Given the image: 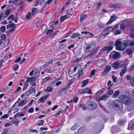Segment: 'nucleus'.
<instances>
[{
  "label": "nucleus",
  "mask_w": 134,
  "mask_h": 134,
  "mask_svg": "<svg viewBox=\"0 0 134 134\" xmlns=\"http://www.w3.org/2000/svg\"><path fill=\"white\" fill-rule=\"evenodd\" d=\"M85 131L83 127H82L80 128L77 131V134H82Z\"/></svg>",
  "instance_id": "nucleus-19"
},
{
  "label": "nucleus",
  "mask_w": 134,
  "mask_h": 134,
  "mask_svg": "<svg viewBox=\"0 0 134 134\" xmlns=\"http://www.w3.org/2000/svg\"><path fill=\"white\" fill-rule=\"evenodd\" d=\"M15 24L14 23L10 24L7 25L6 28L7 29H9L10 28L14 27Z\"/></svg>",
  "instance_id": "nucleus-30"
},
{
  "label": "nucleus",
  "mask_w": 134,
  "mask_h": 134,
  "mask_svg": "<svg viewBox=\"0 0 134 134\" xmlns=\"http://www.w3.org/2000/svg\"><path fill=\"white\" fill-rule=\"evenodd\" d=\"M134 69V64H132L131 66L129 68V70L130 71H132Z\"/></svg>",
  "instance_id": "nucleus-60"
},
{
  "label": "nucleus",
  "mask_w": 134,
  "mask_h": 134,
  "mask_svg": "<svg viewBox=\"0 0 134 134\" xmlns=\"http://www.w3.org/2000/svg\"><path fill=\"white\" fill-rule=\"evenodd\" d=\"M130 27L131 31L132 32H134V24L131 25Z\"/></svg>",
  "instance_id": "nucleus-50"
},
{
  "label": "nucleus",
  "mask_w": 134,
  "mask_h": 134,
  "mask_svg": "<svg viewBox=\"0 0 134 134\" xmlns=\"http://www.w3.org/2000/svg\"><path fill=\"white\" fill-rule=\"evenodd\" d=\"M106 89L105 88H102L100 91H99L97 93H96V94L98 95H100L102 93H103L106 90Z\"/></svg>",
  "instance_id": "nucleus-24"
},
{
  "label": "nucleus",
  "mask_w": 134,
  "mask_h": 134,
  "mask_svg": "<svg viewBox=\"0 0 134 134\" xmlns=\"http://www.w3.org/2000/svg\"><path fill=\"white\" fill-rule=\"evenodd\" d=\"M25 113L26 112L25 111H22L20 114H19V116H24L25 115Z\"/></svg>",
  "instance_id": "nucleus-59"
},
{
  "label": "nucleus",
  "mask_w": 134,
  "mask_h": 134,
  "mask_svg": "<svg viewBox=\"0 0 134 134\" xmlns=\"http://www.w3.org/2000/svg\"><path fill=\"white\" fill-rule=\"evenodd\" d=\"M127 70V68L126 66H125L123 69H122L120 73V76H122L124 74L126 73Z\"/></svg>",
  "instance_id": "nucleus-15"
},
{
  "label": "nucleus",
  "mask_w": 134,
  "mask_h": 134,
  "mask_svg": "<svg viewBox=\"0 0 134 134\" xmlns=\"http://www.w3.org/2000/svg\"><path fill=\"white\" fill-rule=\"evenodd\" d=\"M83 73L82 70H80L79 72L78 77L80 78L83 75Z\"/></svg>",
  "instance_id": "nucleus-40"
},
{
  "label": "nucleus",
  "mask_w": 134,
  "mask_h": 134,
  "mask_svg": "<svg viewBox=\"0 0 134 134\" xmlns=\"http://www.w3.org/2000/svg\"><path fill=\"white\" fill-rule=\"evenodd\" d=\"M78 100V98L77 97H75L74 98L73 100L72 101H73L74 103H77Z\"/></svg>",
  "instance_id": "nucleus-47"
},
{
  "label": "nucleus",
  "mask_w": 134,
  "mask_h": 134,
  "mask_svg": "<svg viewBox=\"0 0 134 134\" xmlns=\"http://www.w3.org/2000/svg\"><path fill=\"white\" fill-rule=\"evenodd\" d=\"M35 80V77H28L27 81L28 82H30V83H33L34 82Z\"/></svg>",
  "instance_id": "nucleus-20"
},
{
  "label": "nucleus",
  "mask_w": 134,
  "mask_h": 134,
  "mask_svg": "<svg viewBox=\"0 0 134 134\" xmlns=\"http://www.w3.org/2000/svg\"><path fill=\"white\" fill-rule=\"evenodd\" d=\"M132 121H131L129 123L128 129L131 130V129L134 130V123L132 125Z\"/></svg>",
  "instance_id": "nucleus-16"
},
{
  "label": "nucleus",
  "mask_w": 134,
  "mask_h": 134,
  "mask_svg": "<svg viewBox=\"0 0 134 134\" xmlns=\"http://www.w3.org/2000/svg\"><path fill=\"white\" fill-rule=\"evenodd\" d=\"M126 52L129 55L132 53V51L131 49H129L126 50Z\"/></svg>",
  "instance_id": "nucleus-52"
},
{
  "label": "nucleus",
  "mask_w": 134,
  "mask_h": 134,
  "mask_svg": "<svg viewBox=\"0 0 134 134\" xmlns=\"http://www.w3.org/2000/svg\"><path fill=\"white\" fill-rule=\"evenodd\" d=\"M120 5L121 4L119 3L116 4H109V6L112 8L115 9L118 8Z\"/></svg>",
  "instance_id": "nucleus-17"
},
{
  "label": "nucleus",
  "mask_w": 134,
  "mask_h": 134,
  "mask_svg": "<svg viewBox=\"0 0 134 134\" xmlns=\"http://www.w3.org/2000/svg\"><path fill=\"white\" fill-rule=\"evenodd\" d=\"M86 93H87L88 94H92V92L91 91V89H90L88 88H86Z\"/></svg>",
  "instance_id": "nucleus-44"
},
{
  "label": "nucleus",
  "mask_w": 134,
  "mask_h": 134,
  "mask_svg": "<svg viewBox=\"0 0 134 134\" xmlns=\"http://www.w3.org/2000/svg\"><path fill=\"white\" fill-rule=\"evenodd\" d=\"M86 45L84 47V51L85 52L88 53L93 50L96 47V42L94 41H92L90 43H86Z\"/></svg>",
  "instance_id": "nucleus-3"
},
{
  "label": "nucleus",
  "mask_w": 134,
  "mask_h": 134,
  "mask_svg": "<svg viewBox=\"0 0 134 134\" xmlns=\"http://www.w3.org/2000/svg\"><path fill=\"white\" fill-rule=\"evenodd\" d=\"M80 35V34H79L77 32H76L73 33L70 37L71 38H73L76 37H79Z\"/></svg>",
  "instance_id": "nucleus-27"
},
{
  "label": "nucleus",
  "mask_w": 134,
  "mask_h": 134,
  "mask_svg": "<svg viewBox=\"0 0 134 134\" xmlns=\"http://www.w3.org/2000/svg\"><path fill=\"white\" fill-rule=\"evenodd\" d=\"M44 122V121L43 120H41L38 122L36 123L35 125L37 126H40L41 125H42L43 124Z\"/></svg>",
  "instance_id": "nucleus-32"
},
{
  "label": "nucleus",
  "mask_w": 134,
  "mask_h": 134,
  "mask_svg": "<svg viewBox=\"0 0 134 134\" xmlns=\"http://www.w3.org/2000/svg\"><path fill=\"white\" fill-rule=\"evenodd\" d=\"M111 69V66H110L108 65L106 66L105 69L103 72V75L104 76L106 75L107 73Z\"/></svg>",
  "instance_id": "nucleus-9"
},
{
  "label": "nucleus",
  "mask_w": 134,
  "mask_h": 134,
  "mask_svg": "<svg viewBox=\"0 0 134 134\" xmlns=\"http://www.w3.org/2000/svg\"><path fill=\"white\" fill-rule=\"evenodd\" d=\"M126 119H121L119 121V124L120 125H123L126 122Z\"/></svg>",
  "instance_id": "nucleus-29"
},
{
  "label": "nucleus",
  "mask_w": 134,
  "mask_h": 134,
  "mask_svg": "<svg viewBox=\"0 0 134 134\" xmlns=\"http://www.w3.org/2000/svg\"><path fill=\"white\" fill-rule=\"evenodd\" d=\"M105 64V61L103 59H100L97 60V62L96 64L97 66L101 67Z\"/></svg>",
  "instance_id": "nucleus-7"
},
{
  "label": "nucleus",
  "mask_w": 134,
  "mask_h": 134,
  "mask_svg": "<svg viewBox=\"0 0 134 134\" xmlns=\"http://www.w3.org/2000/svg\"><path fill=\"white\" fill-rule=\"evenodd\" d=\"M5 14L7 16L10 13V11L9 10H7L5 11Z\"/></svg>",
  "instance_id": "nucleus-61"
},
{
  "label": "nucleus",
  "mask_w": 134,
  "mask_h": 134,
  "mask_svg": "<svg viewBox=\"0 0 134 134\" xmlns=\"http://www.w3.org/2000/svg\"><path fill=\"white\" fill-rule=\"evenodd\" d=\"M91 116H89L86 117L85 118V120L87 121H90L92 118Z\"/></svg>",
  "instance_id": "nucleus-42"
},
{
  "label": "nucleus",
  "mask_w": 134,
  "mask_h": 134,
  "mask_svg": "<svg viewBox=\"0 0 134 134\" xmlns=\"http://www.w3.org/2000/svg\"><path fill=\"white\" fill-rule=\"evenodd\" d=\"M14 16V15H12V14L10 15L9 16L8 18V20H9L10 19H11V20H13Z\"/></svg>",
  "instance_id": "nucleus-55"
},
{
  "label": "nucleus",
  "mask_w": 134,
  "mask_h": 134,
  "mask_svg": "<svg viewBox=\"0 0 134 134\" xmlns=\"http://www.w3.org/2000/svg\"><path fill=\"white\" fill-rule=\"evenodd\" d=\"M44 71L46 72L49 73H52L53 72V71L51 68H46L44 70Z\"/></svg>",
  "instance_id": "nucleus-28"
},
{
  "label": "nucleus",
  "mask_w": 134,
  "mask_h": 134,
  "mask_svg": "<svg viewBox=\"0 0 134 134\" xmlns=\"http://www.w3.org/2000/svg\"><path fill=\"white\" fill-rule=\"evenodd\" d=\"M121 32L120 30L118 29L116 30L114 32V34L115 35H117L120 34Z\"/></svg>",
  "instance_id": "nucleus-45"
},
{
  "label": "nucleus",
  "mask_w": 134,
  "mask_h": 134,
  "mask_svg": "<svg viewBox=\"0 0 134 134\" xmlns=\"http://www.w3.org/2000/svg\"><path fill=\"white\" fill-rule=\"evenodd\" d=\"M67 87H64L62 88V89H60L59 91V92L60 93H62L64 92L65 91L67 90Z\"/></svg>",
  "instance_id": "nucleus-38"
},
{
  "label": "nucleus",
  "mask_w": 134,
  "mask_h": 134,
  "mask_svg": "<svg viewBox=\"0 0 134 134\" xmlns=\"http://www.w3.org/2000/svg\"><path fill=\"white\" fill-rule=\"evenodd\" d=\"M77 67L74 65L71 66L70 68V69L71 70H72L74 72H75L76 70Z\"/></svg>",
  "instance_id": "nucleus-43"
},
{
  "label": "nucleus",
  "mask_w": 134,
  "mask_h": 134,
  "mask_svg": "<svg viewBox=\"0 0 134 134\" xmlns=\"http://www.w3.org/2000/svg\"><path fill=\"white\" fill-rule=\"evenodd\" d=\"M79 107L82 108V109L83 110H85L87 109V106H86L85 104H80L79 105Z\"/></svg>",
  "instance_id": "nucleus-31"
},
{
  "label": "nucleus",
  "mask_w": 134,
  "mask_h": 134,
  "mask_svg": "<svg viewBox=\"0 0 134 134\" xmlns=\"http://www.w3.org/2000/svg\"><path fill=\"white\" fill-rule=\"evenodd\" d=\"M53 60H51V61L47 62H46L43 65V66L44 67H46L48 65H49L50 64L52 63L53 62Z\"/></svg>",
  "instance_id": "nucleus-34"
},
{
  "label": "nucleus",
  "mask_w": 134,
  "mask_h": 134,
  "mask_svg": "<svg viewBox=\"0 0 134 134\" xmlns=\"http://www.w3.org/2000/svg\"><path fill=\"white\" fill-rule=\"evenodd\" d=\"M117 17L116 16H112L110 18L109 21L107 23V24H109L111 23L113 21H114L117 18Z\"/></svg>",
  "instance_id": "nucleus-14"
},
{
  "label": "nucleus",
  "mask_w": 134,
  "mask_h": 134,
  "mask_svg": "<svg viewBox=\"0 0 134 134\" xmlns=\"http://www.w3.org/2000/svg\"><path fill=\"white\" fill-rule=\"evenodd\" d=\"M48 29L47 26L46 24L42 25L41 27V29L42 31L43 32H45Z\"/></svg>",
  "instance_id": "nucleus-18"
},
{
  "label": "nucleus",
  "mask_w": 134,
  "mask_h": 134,
  "mask_svg": "<svg viewBox=\"0 0 134 134\" xmlns=\"http://www.w3.org/2000/svg\"><path fill=\"white\" fill-rule=\"evenodd\" d=\"M110 106L113 108H115L118 110H120L123 107V105L118 100L115 99L110 104Z\"/></svg>",
  "instance_id": "nucleus-4"
},
{
  "label": "nucleus",
  "mask_w": 134,
  "mask_h": 134,
  "mask_svg": "<svg viewBox=\"0 0 134 134\" xmlns=\"http://www.w3.org/2000/svg\"><path fill=\"white\" fill-rule=\"evenodd\" d=\"M0 30L2 32H3L5 30V26H3L1 27Z\"/></svg>",
  "instance_id": "nucleus-51"
},
{
  "label": "nucleus",
  "mask_w": 134,
  "mask_h": 134,
  "mask_svg": "<svg viewBox=\"0 0 134 134\" xmlns=\"http://www.w3.org/2000/svg\"><path fill=\"white\" fill-rule=\"evenodd\" d=\"M111 26H109L108 27L106 28L103 30V32L104 33L107 32L105 33V34L104 35V36H107L112 31L111 30H110V29H111Z\"/></svg>",
  "instance_id": "nucleus-11"
},
{
  "label": "nucleus",
  "mask_w": 134,
  "mask_h": 134,
  "mask_svg": "<svg viewBox=\"0 0 134 134\" xmlns=\"http://www.w3.org/2000/svg\"><path fill=\"white\" fill-rule=\"evenodd\" d=\"M113 47L110 46H105L104 48V51H107V52H109L112 50Z\"/></svg>",
  "instance_id": "nucleus-23"
},
{
  "label": "nucleus",
  "mask_w": 134,
  "mask_h": 134,
  "mask_svg": "<svg viewBox=\"0 0 134 134\" xmlns=\"http://www.w3.org/2000/svg\"><path fill=\"white\" fill-rule=\"evenodd\" d=\"M58 21L57 20H56L54 21L53 23L54 24H53V27H55L58 24Z\"/></svg>",
  "instance_id": "nucleus-62"
},
{
  "label": "nucleus",
  "mask_w": 134,
  "mask_h": 134,
  "mask_svg": "<svg viewBox=\"0 0 134 134\" xmlns=\"http://www.w3.org/2000/svg\"><path fill=\"white\" fill-rule=\"evenodd\" d=\"M121 39L117 40L115 41V45L116 49L119 51L124 50L126 47H134V40H125L124 43H122Z\"/></svg>",
  "instance_id": "nucleus-1"
},
{
  "label": "nucleus",
  "mask_w": 134,
  "mask_h": 134,
  "mask_svg": "<svg viewBox=\"0 0 134 134\" xmlns=\"http://www.w3.org/2000/svg\"><path fill=\"white\" fill-rule=\"evenodd\" d=\"M114 91L112 89H111L108 92V94L109 95H112Z\"/></svg>",
  "instance_id": "nucleus-56"
},
{
  "label": "nucleus",
  "mask_w": 134,
  "mask_h": 134,
  "mask_svg": "<svg viewBox=\"0 0 134 134\" xmlns=\"http://www.w3.org/2000/svg\"><path fill=\"white\" fill-rule=\"evenodd\" d=\"M35 91L36 90L35 89V88L31 87V88L29 90V92H30V94L35 92Z\"/></svg>",
  "instance_id": "nucleus-41"
},
{
  "label": "nucleus",
  "mask_w": 134,
  "mask_h": 134,
  "mask_svg": "<svg viewBox=\"0 0 134 134\" xmlns=\"http://www.w3.org/2000/svg\"><path fill=\"white\" fill-rule=\"evenodd\" d=\"M130 82L131 85L134 87V78H132Z\"/></svg>",
  "instance_id": "nucleus-58"
},
{
  "label": "nucleus",
  "mask_w": 134,
  "mask_h": 134,
  "mask_svg": "<svg viewBox=\"0 0 134 134\" xmlns=\"http://www.w3.org/2000/svg\"><path fill=\"white\" fill-rule=\"evenodd\" d=\"M53 88L51 86H48L44 90L45 92H50L52 90Z\"/></svg>",
  "instance_id": "nucleus-25"
},
{
  "label": "nucleus",
  "mask_w": 134,
  "mask_h": 134,
  "mask_svg": "<svg viewBox=\"0 0 134 134\" xmlns=\"http://www.w3.org/2000/svg\"><path fill=\"white\" fill-rule=\"evenodd\" d=\"M48 95H45L42 96L41 97L39 98L38 101V103H40L41 102H43L44 100L47 98Z\"/></svg>",
  "instance_id": "nucleus-12"
},
{
  "label": "nucleus",
  "mask_w": 134,
  "mask_h": 134,
  "mask_svg": "<svg viewBox=\"0 0 134 134\" xmlns=\"http://www.w3.org/2000/svg\"><path fill=\"white\" fill-rule=\"evenodd\" d=\"M119 94V91L118 90H117L115 91V92L112 95V97L113 98H115L118 97Z\"/></svg>",
  "instance_id": "nucleus-22"
},
{
  "label": "nucleus",
  "mask_w": 134,
  "mask_h": 134,
  "mask_svg": "<svg viewBox=\"0 0 134 134\" xmlns=\"http://www.w3.org/2000/svg\"><path fill=\"white\" fill-rule=\"evenodd\" d=\"M88 82V80L87 79L83 81L81 83L82 84V85H81V87H83L85 86L87 84Z\"/></svg>",
  "instance_id": "nucleus-21"
},
{
  "label": "nucleus",
  "mask_w": 134,
  "mask_h": 134,
  "mask_svg": "<svg viewBox=\"0 0 134 134\" xmlns=\"http://www.w3.org/2000/svg\"><path fill=\"white\" fill-rule=\"evenodd\" d=\"M31 16V14L30 12H29L27 13L25 16L26 18V19H29Z\"/></svg>",
  "instance_id": "nucleus-33"
},
{
  "label": "nucleus",
  "mask_w": 134,
  "mask_h": 134,
  "mask_svg": "<svg viewBox=\"0 0 134 134\" xmlns=\"http://www.w3.org/2000/svg\"><path fill=\"white\" fill-rule=\"evenodd\" d=\"M119 25H117L114 27L111 30L112 32H115V31L118 29Z\"/></svg>",
  "instance_id": "nucleus-46"
},
{
  "label": "nucleus",
  "mask_w": 134,
  "mask_h": 134,
  "mask_svg": "<svg viewBox=\"0 0 134 134\" xmlns=\"http://www.w3.org/2000/svg\"><path fill=\"white\" fill-rule=\"evenodd\" d=\"M102 3L101 2H99L97 4V9H99L101 6Z\"/></svg>",
  "instance_id": "nucleus-63"
},
{
  "label": "nucleus",
  "mask_w": 134,
  "mask_h": 134,
  "mask_svg": "<svg viewBox=\"0 0 134 134\" xmlns=\"http://www.w3.org/2000/svg\"><path fill=\"white\" fill-rule=\"evenodd\" d=\"M119 65V63L118 62H116L113 63V67L115 68H118Z\"/></svg>",
  "instance_id": "nucleus-35"
},
{
  "label": "nucleus",
  "mask_w": 134,
  "mask_h": 134,
  "mask_svg": "<svg viewBox=\"0 0 134 134\" xmlns=\"http://www.w3.org/2000/svg\"><path fill=\"white\" fill-rule=\"evenodd\" d=\"M9 116V114H5L4 115L1 117V118L2 119H5L8 118Z\"/></svg>",
  "instance_id": "nucleus-49"
},
{
  "label": "nucleus",
  "mask_w": 134,
  "mask_h": 134,
  "mask_svg": "<svg viewBox=\"0 0 134 134\" xmlns=\"http://www.w3.org/2000/svg\"><path fill=\"white\" fill-rule=\"evenodd\" d=\"M127 21H124L120 25V28L121 30H124L127 25Z\"/></svg>",
  "instance_id": "nucleus-13"
},
{
  "label": "nucleus",
  "mask_w": 134,
  "mask_h": 134,
  "mask_svg": "<svg viewBox=\"0 0 134 134\" xmlns=\"http://www.w3.org/2000/svg\"><path fill=\"white\" fill-rule=\"evenodd\" d=\"M86 88L84 89H82L79 91V92L80 93L82 94L83 93H86Z\"/></svg>",
  "instance_id": "nucleus-53"
},
{
  "label": "nucleus",
  "mask_w": 134,
  "mask_h": 134,
  "mask_svg": "<svg viewBox=\"0 0 134 134\" xmlns=\"http://www.w3.org/2000/svg\"><path fill=\"white\" fill-rule=\"evenodd\" d=\"M88 108L90 110H94L95 109L97 106L96 103L93 101L89 100L86 102Z\"/></svg>",
  "instance_id": "nucleus-5"
},
{
  "label": "nucleus",
  "mask_w": 134,
  "mask_h": 134,
  "mask_svg": "<svg viewBox=\"0 0 134 134\" xmlns=\"http://www.w3.org/2000/svg\"><path fill=\"white\" fill-rule=\"evenodd\" d=\"M86 15V14H84L82 15H81L80 18V21L81 22L85 18Z\"/></svg>",
  "instance_id": "nucleus-36"
},
{
  "label": "nucleus",
  "mask_w": 134,
  "mask_h": 134,
  "mask_svg": "<svg viewBox=\"0 0 134 134\" xmlns=\"http://www.w3.org/2000/svg\"><path fill=\"white\" fill-rule=\"evenodd\" d=\"M34 111V109L32 107H31L28 110V112L30 113H32Z\"/></svg>",
  "instance_id": "nucleus-57"
},
{
  "label": "nucleus",
  "mask_w": 134,
  "mask_h": 134,
  "mask_svg": "<svg viewBox=\"0 0 134 134\" xmlns=\"http://www.w3.org/2000/svg\"><path fill=\"white\" fill-rule=\"evenodd\" d=\"M109 96L108 95H104L100 97H98L96 98V100L99 102V101H102L107 100Z\"/></svg>",
  "instance_id": "nucleus-8"
},
{
  "label": "nucleus",
  "mask_w": 134,
  "mask_h": 134,
  "mask_svg": "<svg viewBox=\"0 0 134 134\" xmlns=\"http://www.w3.org/2000/svg\"><path fill=\"white\" fill-rule=\"evenodd\" d=\"M8 131L7 129L4 130L2 132V133H1V134H7V133L8 132Z\"/></svg>",
  "instance_id": "nucleus-64"
},
{
  "label": "nucleus",
  "mask_w": 134,
  "mask_h": 134,
  "mask_svg": "<svg viewBox=\"0 0 134 134\" xmlns=\"http://www.w3.org/2000/svg\"><path fill=\"white\" fill-rule=\"evenodd\" d=\"M37 11V9L36 8H33L31 11V14L32 15H34L35 14L36 12Z\"/></svg>",
  "instance_id": "nucleus-39"
},
{
  "label": "nucleus",
  "mask_w": 134,
  "mask_h": 134,
  "mask_svg": "<svg viewBox=\"0 0 134 134\" xmlns=\"http://www.w3.org/2000/svg\"><path fill=\"white\" fill-rule=\"evenodd\" d=\"M27 103L26 100V99L21 100L20 102L18 103L17 107H21L22 105H25Z\"/></svg>",
  "instance_id": "nucleus-10"
},
{
  "label": "nucleus",
  "mask_w": 134,
  "mask_h": 134,
  "mask_svg": "<svg viewBox=\"0 0 134 134\" xmlns=\"http://www.w3.org/2000/svg\"><path fill=\"white\" fill-rule=\"evenodd\" d=\"M12 68L15 71H16L18 69L19 66L18 65L15 64L13 66Z\"/></svg>",
  "instance_id": "nucleus-37"
},
{
  "label": "nucleus",
  "mask_w": 134,
  "mask_h": 134,
  "mask_svg": "<svg viewBox=\"0 0 134 134\" xmlns=\"http://www.w3.org/2000/svg\"><path fill=\"white\" fill-rule=\"evenodd\" d=\"M78 125L77 123L75 124L74 125L72 126L70 129L72 131H74L75 129H77L78 127Z\"/></svg>",
  "instance_id": "nucleus-26"
},
{
  "label": "nucleus",
  "mask_w": 134,
  "mask_h": 134,
  "mask_svg": "<svg viewBox=\"0 0 134 134\" xmlns=\"http://www.w3.org/2000/svg\"><path fill=\"white\" fill-rule=\"evenodd\" d=\"M119 98L123 103L127 105H130L133 102L132 100L130 97L125 95H120Z\"/></svg>",
  "instance_id": "nucleus-2"
},
{
  "label": "nucleus",
  "mask_w": 134,
  "mask_h": 134,
  "mask_svg": "<svg viewBox=\"0 0 134 134\" xmlns=\"http://www.w3.org/2000/svg\"><path fill=\"white\" fill-rule=\"evenodd\" d=\"M22 56V54H21L20 55H19L18 58L15 61V63L16 62H19L20 60H21V57Z\"/></svg>",
  "instance_id": "nucleus-48"
},
{
  "label": "nucleus",
  "mask_w": 134,
  "mask_h": 134,
  "mask_svg": "<svg viewBox=\"0 0 134 134\" xmlns=\"http://www.w3.org/2000/svg\"><path fill=\"white\" fill-rule=\"evenodd\" d=\"M120 54V53L115 51L111 52L110 53L109 57L111 58L116 59L119 58Z\"/></svg>",
  "instance_id": "nucleus-6"
},
{
  "label": "nucleus",
  "mask_w": 134,
  "mask_h": 134,
  "mask_svg": "<svg viewBox=\"0 0 134 134\" xmlns=\"http://www.w3.org/2000/svg\"><path fill=\"white\" fill-rule=\"evenodd\" d=\"M49 78L48 77H47L43 79V82L45 83L47 82L49 80Z\"/></svg>",
  "instance_id": "nucleus-54"
}]
</instances>
